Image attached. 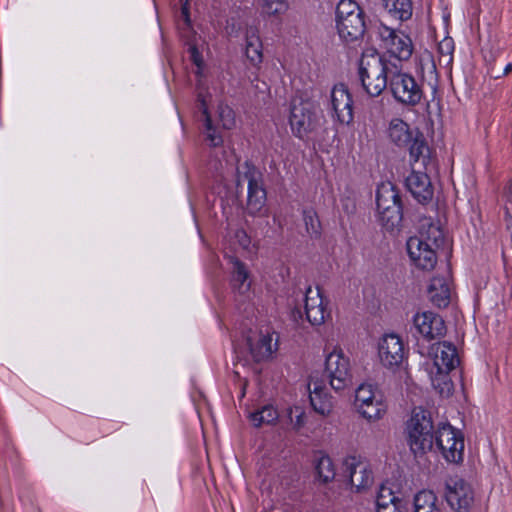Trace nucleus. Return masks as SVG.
<instances>
[{
	"label": "nucleus",
	"instance_id": "obj_1",
	"mask_svg": "<svg viewBox=\"0 0 512 512\" xmlns=\"http://www.w3.org/2000/svg\"><path fill=\"white\" fill-rule=\"evenodd\" d=\"M225 166L231 170L235 168L237 188L242 187L243 183L247 181V210L252 215L259 213L266 202V191L261 181L260 172L249 162L239 165V159L233 151H230L229 155L225 157Z\"/></svg>",
	"mask_w": 512,
	"mask_h": 512
},
{
	"label": "nucleus",
	"instance_id": "obj_2",
	"mask_svg": "<svg viewBox=\"0 0 512 512\" xmlns=\"http://www.w3.org/2000/svg\"><path fill=\"white\" fill-rule=\"evenodd\" d=\"M394 67L375 50L365 51L359 67V76L365 91L371 96H379L389 86Z\"/></svg>",
	"mask_w": 512,
	"mask_h": 512
},
{
	"label": "nucleus",
	"instance_id": "obj_3",
	"mask_svg": "<svg viewBox=\"0 0 512 512\" xmlns=\"http://www.w3.org/2000/svg\"><path fill=\"white\" fill-rule=\"evenodd\" d=\"M433 423L430 413L416 408L407 422V441L415 456H421L431 451L434 446Z\"/></svg>",
	"mask_w": 512,
	"mask_h": 512
},
{
	"label": "nucleus",
	"instance_id": "obj_4",
	"mask_svg": "<svg viewBox=\"0 0 512 512\" xmlns=\"http://www.w3.org/2000/svg\"><path fill=\"white\" fill-rule=\"evenodd\" d=\"M336 27L341 39L347 43L362 38L365 32L364 12L354 0H341L336 10Z\"/></svg>",
	"mask_w": 512,
	"mask_h": 512
},
{
	"label": "nucleus",
	"instance_id": "obj_5",
	"mask_svg": "<svg viewBox=\"0 0 512 512\" xmlns=\"http://www.w3.org/2000/svg\"><path fill=\"white\" fill-rule=\"evenodd\" d=\"M430 355L433 360V366L436 369L435 375L431 371L433 385L438 387L440 384H443L440 392L443 393L444 390L449 392L451 382L448 380V374L459 364L456 347L448 342H439L432 345Z\"/></svg>",
	"mask_w": 512,
	"mask_h": 512
},
{
	"label": "nucleus",
	"instance_id": "obj_6",
	"mask_svg": "<svg viewBox=\"0 0 512 512\" xmlns=\"http://www.w3.org/2000/svg\"><path fill=\"white\" fill-rule=\"evenodd\" d=\"M376 206L379 221L387 230L398 226L402 220L401 200L395 186L383 182L377 187Z\"/></svg>",
	"mask_w": 512,
	"mask_h": 512
},
{
	"label": "nucleus",
	"instance_id": "obj_7",
	"mask_svg": "<svg viewBox=\"0 0 512 512\" xmlns=\"http://www.w3.org/2000/svg\"><path fill=\"white\" fill-rule=\"evenodd\" d=\"M388 89L396 102L404 106H416L423 98L422 87L409 73L394 67L390 75Z\"/></svg>",
	"mask_w": 512,
	"mask_h": 512
},
{
	"label": "nucleus",
	"instance_id": "obj_8",
	"mask_svg": "<svg viewBox=\"0 0 512 512\" xmlns=\"http://www.w3.org/2000/svg\"><path fill=\"white\" fill-rule=\"evenodd\" d=\"M354 406L357 412L369 422L381 419L386 412L382 395L368 383H362L356 389Z\"/></svg>",
	"mask_w": 512,
	"mask_h": 512
},
{
	"label": "nucleus",
	"instance_id": "obj_9",
	"mask_svg": "<svg viewBox=\"0 0 512 512\" xmlns=\"http://www.w3.org/2000/svg\"><path fill=\"white\" fill-rule=\"evenodd\" d=\"M434 443L447 462L459 463L462 461L464 452L463 435L450 424L444 423L438 427Z\"/></svg>",
	"mask_w": 512,
	"mask_h": 512
},
{
	"label": "nucleus",
	"instance_id": "obj_10",
	"mask_svg": "<svg viewBox=\"0 0 512 512\" xmlns=\"http://www.w3.org/2000/svg\"><path fill=\"white\" fill-rule=\"evenodd\" d=\"M325 377L330 386L340 391L351 383V365L349 358L339 348H334L325 361Z\"/></svg>",
	"mask_w": 512,
	"mask_h": 512
},
{
	"label": "nucleus",
	"instance_id": "obj_11",
	"mask_svg": "<svg viewBox=\"0 0 512 512\" xmlns=\"http://www.w3.org/2000/svg\"><path fill=\"white\" fill-rule=\"evenodd\" d=\"M445 497L453 510L468 512L475 502V490L467 480L459 476H452L446 480Z\"/></svg>",
	"mask_w": 512,
	"mask_h": 512
},
{
	"label": "nucleus",
	"instance_id": "obj_12",
	"mask_svg": "<svg viewBox=\"0 0 512 512\" xmlns=\"http://www.w3.org/2000/svg\"><path fill=\"white\" fill-rule=\"evenodd\" d=\"M289 123L292 133L303 139L318 125L316 108L309 101L294 100L291 104Z\"/></svg>",
	"mask_w": 512,
	"mask_h": 512
},
{
	"label": "nucleus",
	"instance_id": "obj_13",
	"mask_svg": "<svg viewBox=\"0 0 512 512\" xmlns=\"http://www.w3.org/2000/svg\"><path fill=\"white\" fill-rule=\"evenodd\" d=\"M378 35L391 56L402 61L408 60L412 56L413 44L410 37L404 32L381 24L378 27Z\"/></svg>",
	"mask_w": 512,
	"mask_h": 512
},
{
	"label": "nucleus",
	"instance_id": "obj_14",
	"mask_svg": "<svg viewBox=\"0 0 512 512\" xmlns=\"http://www.w3.org/2000/svg\"><path fill=\"white\" fill-rule=\"evenodd\" d=\"M378 356L386 368L399 367L405 357V347L399 335L385 334L378 342Z\"/></svg>",
	"mask_w": 512,
	"mask_h": 512
},
{
	"label": "nucleus",
	"instance_id": "obj_15",
	"mask_svg": "<svg viewBox=\"0 0 512 512\" xmlns=\"http://www.w3.org/2000/svg\"><path fill=\"white\" fill-rule=\"evenodd\" d=\"M413 328L425 339L440 338L446 333L444 320L432 311H418L412 317Z\"/></svg>",
	"mask_w": 512,
	"mask_h": 512
},
{
	"label": "nucleus",
	"instance_id": "obj_16",
	"mask_svg": "<svg viewBox=\"0 0 512 512\" xmlns=\"http://www.w3.org/2000/svg\"><path fill=\"white\" fill-rule=\"evenodd\" d=\"M344 468L351 488L356 492L365 491L373 484V472L366 461L351 457L345 460Z\"/></svg>",
	"mask_w": 512,
	"mask_h": 512
},
{
	"label": "nucleus",
	"instance_id": "obj_17",
	"mask_svg": "<svg viewBox=\"0 0 512 512\" xmlns=\"http://www.w3.org/2000/svg\"><path fill=\"white\" fill-rule=\"evenodd\" d=\"M305 313L313 326L322 325L330 317L328 301L324 299L319 288L309 287L305 293Z\"/></svg>",
	"mask_w": 512,
	"mask_h": 512
},
{
	"label": "nucleus",
	"instance_id": "obj_18",
	"mask_svg": "<svg viewBox=\"0 0 512 512\" xmlns=\"http://www.w3.org/2000/svg\"><path fill=\"white\" fill-rule=\"evenodd\" d=\"M331 107L337 120L342 124L353 121V100L344 84H337L331 91Z\"/></svg>",
	"mask_w": 512,
	"mask_h": 512
},
{
	"label": "nucleus",
	"instance_id": "obj_19",
	"mask_svg": "<svg viewBox=\"0 0 512 512\" xmlns=\"http://www.w3.org/2000/svg\"><path fill=\"white\" fill-rule=\"evenodd\" d=\"M435 248L418 238H409L407 251L411 261L416 267L422 270H432L437 263Z\"/></svg>",
	"mask_w": 512,
	"mask_h": 512
},
{
	"label": "nucleus",
	"instance_id": "obj_20",
	"mask_svg": "<svg viewBox=\"0 0 512 512\" xmlns=\"http://www.w3.org/2000/svg\"><path fill=\"white\" fill-rule=\"evenodd\" d=\"M406 187L420 203H425L433 197V187L429 176L420 168L413 167L406 178Z\"/></svg>",
	"mask_w": 512,
	"mask_h": 512
},
{
	"label": "nucleus",
	"instance_id": "obj_21",
	"mask_svg": "<svg viewBox=\"0 0 512 512\" xmlns=\"http://www.w3.org/2000/svg\"><path fill=\"white\" fill-rule=\"evenodd\" d=\"M376 509L377 512H408L405 501L386 484L381 485L377 492Z\"/></svg>",
	"mask_w": 512,
	"mask_h": 512
},
{
	"label": "nucleus",
	"instance_id": "obj_22",
	"mask_svg": "<svg viewBox=\"0 0 512 512\" xmlns=\"http://www.w3.org/2000/svg\"><path fill=\"white\" fill-rule=\"evenodd\" d=\"M409 154L413 167L426 170L432 164L430 148L420 132L415 134L409 144Z\"/></svg>",
	"mask_w": 512,
	"mask_h": 512
},
{
	"label": "nucleus",
	"instance_id": "obj_23",
	"mask_svg": "<svg viewBox=\"0 0 512 512\" xmlns=\"http://www.w3.org/2000/svg\"><path fill=\"white\" fill-rule=\"evenodd\" d=\"M418 130H412L410 126L400 118H394L388 126V137L398 147L408 146Z\"/></svg>",
	"mask_w": 512,
	"mask_h": 512
},
{
	"label": "nucleus",
	"instance_id": "obj_24",
	"mask_svg": "<svg viewBox=\"0 0 512 512\" xmlns=\"http://www.w3.org/2000/svg\"><path fill=\"white\" fill-rule=\"evenodd\" d=\"M248 345L253 359L257 362L268 359L277 348L269 333H261L255 339H248Z\"/></svg>",
	"mask_w": 512,
	"mask_h": 512
},
{
	"label": "nucleus",
	"instance_id": "obj_25",
	"mask_svg": "<svg viewBox=\"0 0 512 512\" xmlns=\"http://www.w3.org/2000/svg\"><path fill=\"white\" fill-rule=\"evenodd\" d=\"M309 390L313 409L322 416L329 415L333 409V400L326 389L314 382L309 385Z\"/></svg>",
	"mask_w": 512,
	"mask_h": 512
},
{
	"label": "nucleus",
	"instance_id": "obj_26",
	"mask_svg": "<svg viewBox=\"0 0 512 512\" xmlns=\"http://www.w3.org/2000/svg\"><path fill=\"white\" fill-rule=\"evenodd\" d=\"M430 301L438 307H446L450 302L451 289L445 278L434 277L428 287Z\"/></svg>",
	"mask_w": 512,
	"mask_h": 512
},
{
	"label": "nucleus",
	"instance_id": "obj_27",
	"mask_svg": "<svg viewBox=\"0 0 512 512\" xmlns=\"http://www.w3.org/2000/svg\"><path fill=\"white\" fill-rule=\"evenodd\" d=\"M201 83L199 87L201 88ZM211 96L204 95L201 91L199 93L198 101L200 103V109L204 116V125L206 128V138L209 141L210 145L217 147L222 144L223 139L222 136L217 132V130L212 125V119L208 111V104L210 102Z\"/></svg>",
	"mask_w": 512,
	"mask_h": 512
},
{
	"label": "nucleus",
	"instance_id": "obj_28",
	"mask_svg": "<svg viewBox=\"0 0 512 512\" xmlns=\"http://www.w3.org/2000/svg\"><path fill=\"white\" fill-rule=\"evenodd\" d=\"M230 263L232 265V285L240 294H245L250 290L251 280L249 279V272L246 266L237 258L231 257Z\"/></svg>",
	"mask_w": 512,
	"mask_h": 512
},
{
	"label": "nucleus",
	"instance_id": "obj_29",
	"mask_svg": "<svg viewBox=\"0 0 512 512\" xmlns=\"http://www.w3.org/2000/svg\"><path fill=\"white\" fill-rule=\"evenodd\" d=\"M412 238H418V240L438 249L444 241V232L437 223L426 221L421 225L419 234Z\"/></svg>",
	"mask_w": 512,
	"mask_h": 512
},
{
	"label": "nucleus",
	"instance_id": "obj_30",
	"mask_svg": "<svg viewBox=\"0 0 512 512\" xmlns=\"http://www.w3.org/2000/svg\"><path fill=\"white\" fill-rule=\"evenodd\" d=\"M385 10L395 19L406 21L412 16L411 0H382Z\"/></svg>",
	"mask_w": 512,
	"mask_h": 512
},
{
	"label": "nucleus",
	"instance_id": "obj_31",
	"mask_svg": "<svg viewBox=\"0 0 512 512\" xmlns=\"http://www.w3.org/2000/svg\"><path fill=\"white\" fill-rule=\"evenodd\" d=\"M414 512H441L437 496L427 490L417 493L414 497Z\"/></svg>",
	"mask_w": 512,
	"mask_h": 512
},
{
	"label": "nucleus",
	"instance_id": "obj_32",
	"mask_svg": "<svg viewBox=\"0 0 512 512\" xmlns=\"http://www.w3.org/2000/svg\"><path fill=\"white\" fill-rule=\"evenodd\" d=\"M253 426L271 425L279 418L277 409L272 405H265L261 409L252 412L249 416Z\"/></svg>",
	"mask_w": 512,
	"mask_h": 512
},
{
	"label": "nucleus",
	"instance_id": "obj_33",
	"mask_svg": "<svg viewBox=\"0 0 512 512\" xmlns=\"http://www.w3.org/2000/svg\"><path fill=\"white\" fill-rule=\"evenodd\" d=\"M189 53H190V59L191 61L194 63V65L196 66V70H195V75L197 77V83H196V86H197V93L199 94L200 93V87H199V84L201 82V92L206 95V96H211L208 91H207V85H206V82L204 80V72H203V67H204V62H203V59H202V56L200 54V52L198 51V49L196 48L195 45H190L189 47Z\"/></svg>",
	"mask_w": 512,
	"mask_h": 512
},
{
	"label": "nucleus",
	"instance_id": "obj_34",
	"mask_svg": "<svg viewBox=\"0 0 512 512\" xmlns=\"http://www.w3.org/2000/svg\"><path fill=\"white\" fill-rule=\"evenodd\" d=\"M315 469L318 479L324 484L331 482L335 478V468L329 456H319L316 460Z\"/></svg>",
	"mask_w": 512,
	"mask_h": 512
},
{
	"label": "nucleus",
	"instance_id": "obj_35",
	"mask_svg": "<svg viewBox=\"0 0 512 512\" xmlns=\"http://www.w3.org/2000/svg\"><path fill=\"white\" fill-rule=\"evenodd\" d=\"M245 53L252 65L258 66L262 62V45L259 37L254 33L246 36Z\"/></svg>",
	"mask_w": 512,
	"mask_h": 512
},
{
	"label": "nucleus",
	"instance_id": "obj_36",
	"mask_svg": "<svg viewBox=\"0 0 512 512\" xmlns=\"http://www.w3.org/2000/svg\"><path fill=\"white\" fill-rule=\"evenodd\" d=\"M419 69L423 80H427L430 85L435 86L437 82L436 66L430 55L420 59Z\"/></svg>",
	"mask_w": 512,
	"mask_h": 512
},
{
	"label": "nucleus",
	"instance_id": "obj_37",
	"mask_svg": "<svg viewBox=\"0 0 512 512\" xmlns=\"http://www.w3.org/2000/svg\"><path fill=\"white\" fill-rule=\"evenodd\" d=\"M258 5L269 16L283 14L288 9L286 0H258Z\"/></svg>",
	"mask_w": 512,
	"mask_h": 512
},
{
	"label": "nucleus",
	"instance_id": "obj_38",
	"mask_svg": "<svg viewBox=\"0 0 512 512\" xmlns=\"http://www.w3.org/2000/svg\"><path fill=\"white\" fill-rule=\"evenodd\" d=\"M303 221L306 231L311 236H318L320 233V221L316 212L313 209H306L303 211Z\"/></svg>",
	"mask_w": 512,
	"mask_h": 512
},
{
	"label": "nucleus",
	"instance_id": "obj_39",
	"mask_svg": "<svg viewBox=\"0 0 512 512\" xmlns=\"http://www.w3.org/2000/svg\"><path fill=\"white\" fill-rule=\"evenodd\" d=\"M290 425L293 430L299 431L306 423L305 412L299 406L290 407L287 410Z\"/></svg>",
	"mask_w": 512,
	"mask_h": 512
},
{
	"label": "nucleus",
	"instance_id": "obj_40",
	"mask_svg": "<svg viewBox=\"0 0 512 512\" xmlns=\"http://www.w3.org/2000/svg\"><path fill=\"white\" fill-rule=\"evenodd\" d=\"M218 118L225 129H231L235 125V114L233 110L223 103L218 105Z\"/></svg>",
	"mask_w": 512,
	"mask_h": 512
},
{
	"label": "nucleus",
	"instance_id": "obj_41",
	"mask_svg": "<svg viewBox=\"0 0 512 512\" xmlns=\"http://www.w3.org/2000/svg\"><path fill=\"white\" fill-rule=\"evenodd\" d=\"M438 50L442 56L448 57L450 61L454 51V42L452 38L446 37L442 41H440L438 45Z\"/></svg>",
	"mask_w": 512,
	"mask_h": 512
},
{
	"label": "nucleus",
	"instance_id": "obj_42",
	"mask_svg": "<svg viewBox=\"0 0 512 512\" xmlns=\"http://www.w3.org/2000/svg\"><path fill=\"white\" fill-rule=\"evenodd\" d=\"M236 237L239 239V243L244 248L248 247V245L250 243V239H249V237L247 236V234L244 231H238L237 234H236Z\"/></svg>",
	"mask_w": 512,
	"mask_h": 512
},
{
	"label": "nucleus",
	"instance_id": "obj_43",
	"mask_svg": "<svg viewBox=\"0 0 512 512\" xmlns=\"http://www.w3.org/2000/svg\"><path fill=\"white\" fill-rule=\"evenodd\" d=\"M512 71V63H509L506 65V67L504 68V72L503 74L504 75H507L508 73H510Z\"/></svg>",
	"mask_w": 512,
	"mask_h": 512
}]
</instances>
